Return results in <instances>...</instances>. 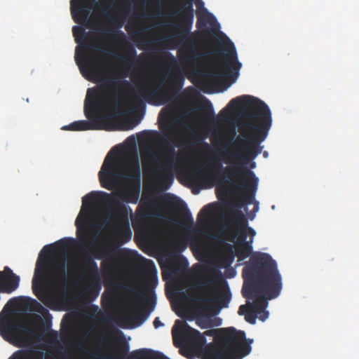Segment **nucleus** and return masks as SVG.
<instances>
[{
    "mask_svg": "<svg viewBox=\"0 0 359 359\" xmlns=\"http://www.w3.org/2000/svg\"><path fill=\"white\" fill-rule=\"evenodd\" d=\"M74 241V238H65L53 245H45L41 252L32 280V290L35 296L46 306L50 307L53 303V298L44 287L45 279L48 275L50 274L63 286H67L66 258L64 255H53L54 246L57 245L61 249L66 250Z\"/></svg>",
    "mask_w": 359,
    "mask_h": 359,
    "instance_id": "39448f33",
    "label": "nucleus"
},
{
    "mask_svg": "<svg viewBox=\"0 0 359 359\" xmlns=\"http://www.w3.org/2000/svg\"><path fill=\"white\" fill-rule=\"evenodd\" d=\"M104 204L107 206L114 205L117 215L116 222L112 224L117 237L113 240L108 247L103 244L93 252L96 259L105 258L113 259L117 252L118 248L131 240L132 231L130 227L128 212L132 213L129 206L122 204L112 196L104 191H91L82 198V207L91 208L95 205Z\"/></svg>",
    "mask_w": 359,
    "mask_h": 359,
    "instance_id": "423d86ee",
    "label": "nucleus"
},
{
    "mask_svg": "<svg viewBox=\"0 0 359 359\" xmlns=\"http://www.w3.org/2000/svg\"><path fill=\"white\" fill-rule=\"evenodd\" d=\"M263 155H264V157H266H266L268 156V152H267V151H264V152L263 153Z\"/></svg>",
    "mask_w": 359,
    "mask_h": 359,
    "instance_id": "8fccbe9b",
    "label": "nucleus"
},
{
    "mask_svg": "<svg viewBox=\"0 0 359 359\" xmlns=\"http://www.w3.org/2000/svg\"><path fill=\"white\" fill-rule=\"evenodd\" d=\"M129 346L127 342L123 341L117 346V353L110 355V359H169L162 353L150 349H139L133 351L129 356Z\"/></svg>",
    "mask_w": 359,
    "mask_h": 359,
    "instance_id": "f3484780",
    "label": "nucleus"
},
{
    "mask_svg": "<svg viewBox=\"0 0 359 359\" xmlns=\"http://www.w3.org/2000/svg\"><path fill=\"white\" fill-rule=\"evenodd\" d=\"M184 340L186 344L194 350L201 351L202 358L203 357V349L207 345L204 334H201L197 330L188 327L184 334Z\"/></svg>",
    "mask_w": 359,
    "mask_h": 359,
    "instance_id": "412c9836",
    "label": "nucleus"
},
{
    "mask_svg": "<svg viewBox=\"0 0 359 359\" xmlns=\"http://www.w3.org/2000/svg\"><path fill=\"white\" fill-rule=\"evenodd\" d=\"M114 147L107 155L98 173L101 186L108 190L115 189L121 180L128 184H140L141 169L140 160L136 151L126 154L123 161V171L120 170V162L110 154L115 149Z\"/></svg>",
    "mask_w": 359,
    "mask_h": 359,
    "instance_id": "1a4fd4ad",
    "label": "nucleus"
},
{
    "mask_svg": "<svg viewBox=\"0 0 359 359\" xmlns=\"http://www.w3.org/2000/svg\"><path fill=\"white\" fill-rule=\"evenodd\" d=\"M200 109L202 112V118L204 122L211 123L215 121V111L210 100L205 98V103Z\"/></svg>",
    "mask_w": 359,
    "mask_h": 359,
    "instance_id": "a878e982",
    "label": "nucleus"
},
{
    "mask_svg": "<svg viewBox=\"0 0 359 359\" xmlns=\"http://www.w3.org/2000/svg\"><path fill=\"white\" fill-rule=\"evenodd\" d=\"M194 280L196 287L201 290V294L196 298L202 304L196 311L198 317L211 310L212 304L225 307L231 300V292L226 280L220 271H210L208 265L196 264L194 266Z\"/></svg>",
    "mask_w": 359,
    "mask_h": 359,
    "instance_id": "0eeeda50",
    "label": "nucleus"
},
{
    "mask_svg": "<svg viewBox=\"0 0 359 359\" xmlns=\"http://www.w3.org/2000/svg\"><path fill=\"white\" fill-rule=\"evenodd\" d=\"M9 359H44V353L34 348L21 349L15 351Z\"/></svg>",
    "mask_w": 359,
    "mask_h": 359,
    "instance_id": "b1692460",
    "label": "nucleus"
},
{
    "mask_svg": "<svg viewBox=\"0 0 359 359\" xmlns=\"http://www.w3.org/2000/svg\"><path fill=\"white\" fill-rule=\"evenodd\" d=\"M152 134H154L155 136L161 137V141L167 142V139L163 137V136H161V135L158 132L154 131V132H152Z\"/></svg>",
    "mask_w": 359,
    "mask_h": 359,
    "instance_id": "79ce46f5",
    "label": "nucleus"
},
{
    "mask_svg": "<svg viewBox=\"0 0 359 359\" xmlns=\"http://www.w3.org/2000/svg\"><path fill=\"white\" fill-rule=\"evenodd\" d=\"M70 9L72 18L79 24L87 23L92 11H97L107 16L111 12L118 11L116 0H108L106 4L97 0H71Z\"/></svg>",
    "mask_w": 359,
    "mask_h": 359,
    "instance_id": "4468645a",
    "label": "nucleus"
},
{
    "mask_svg": "<svg viewBox=\"0 0 359 359\" xmlns=\"http://www.w3.org/2000/svg\"><path fill=\"white\" fill-rule=\"evenodd\" d=\"M136 55L135 48L127 41H125L124 56L121 58V60L125 65V72L127 73L122 74L121 75V78L127 77L128 76V73L133 72L136 64Z\"/></svg>",
    "mask_w": 359,
    "mask_h": 359,
    "instance_id": "4be33fe9",
    "label": "nucleus"
},
{
    "mask_svg": "<svg viewBox=\"0 0 359 359\" xmlns=\"http://www.w3.org/2000/svg\"><path fill=\"white\" fill-rule=\"evenodd\" d=\"M65 359H70V358L69 356H66Z\"/></svg>",
    "mask_w": 359,
    "mask_h": 359,
    "instance_id": "6e6d98bb",
    "label": "nucleus"
},
{
    "mask_svg": "<svg viewBox=\"0 0 359 359\" xmlns=\"http://www.w3.org/2000/svg\"><path fill=\"white\" fill-rule=\"evenodd\" d=\"M249 311L248 304L247 305H241L240 306L238 313L240 316L245 315L246 311Z\"/></svg>",
    "mask_w": 359,
    "mask_h": 359,
    "instance_id": "e433bc0d",
    "label": "nucleus"
},
{
    "mask_svg": "<svg viewBox=\"0 0 359 359\" xmlns=\"http://www.w3.org/2000/svg\"><path fill=\"white\" fill-rule=\"evenodd\" d=\"M173 222L174 224L185 229L188 226H192L194 224V219L189 210L186 208L185 212L183 215L182 221L181 222H177L175 220H174Z\"/></svg>",
    "mask_w": 359,
    "mask_h": 359,
    "instance_id": "7c9ffc66",
    "label": "nucleus"
},
{
    "mask_svg": "<svg viewBox=\"0 0 359 359\" xmlns=\"http://www.w3.org/2000/svg\"><path fill=\"white\" fill-rule=\"evenodd\" d=\"M257 209H258L257 205H255V210H257Z\"/></svg>",
    "mask_w": 359,
    "mask_h": 359,
    "instance_id": "5fc2aeb1",
    "label": "nucleus"
},
{
    "mask_svg": "<svg viewBox=\"0 0 359 359\" xmlns=\"http://www.w3.org/2000/svg\"><path fill=\"white\" fill-rule=\"evenodd\" d=\"M203 334L214 339L205 346L203 359H242L251 352L253 340L233 327L209 330Z\"/></svg>",
    "mask_w": 359,
    "mask_h": 359,
    "instance_id": "6e6552de",
    "label": "nucleus"
},
{
    "mask_svg": "<svg viewBox=\"0 0 359 359\" xmlns=\"http://www.w3.org/2000/svg\"><path fill=\"white\" fill-rule=\"evenodd\" d=\"M147 262L149 264H152L154 270V273L153 274L152 273H150L149 275L147 277L145 285L143 288V292H135L136 296L141 299H144L145 294L151 293L153 294L154 289L155 288L158 283L157 276L156 275V270L154 266V262L151 260H147Z\"/></svg>",
    "mask_w": 359,
    "mask_h": 359,
    "instance_id": "5701e85b",
    "label": "nucleus"
},
{
    "mask_svg": "<svg viewBox=\"0 0 359 359\" xmlns=\"http://www.w3.org/2000/svg\"><path fill=\"white\" fill-rule=\"evenodd\" d=\"M167 56L170 60V65H171V67H177V62L176 58L170 53H167Z\"/></svg>",
    "mask_w": 359,
    "mask_h": 359,
    "instance_id": "4c0bfd02",
    "label": "nucleus"
},
{
    "mask_svg": "<svg viewBox=\"0 0 359 359\" xmlns=\"http://www.w3.org/2000/svg\"><path fill=\"white\" fill-rule=\"evenodd\" d=\"M83 275H87L90 281V289L96 288V296L98 294L100 285V276L97 263L88 255H86L81 264Z\"/></svg>",
    "mask_w": 359,
    "mask_h": 359,
    "instance_id": "a211bd4d",
    "label": "nucleus"
},
{
    "mask_svg": "<svg viewBox=\"0 0 359 359\" xmlns=\"http://www.w3.org/2000/svg\"><path fill=\"white\" fill-rule=\"evenodd\" d=\"M238 108L242 109L243 118L238 127L240 135L237 143L232 151H222L225 162L233 165L225 168L222 182L245 191V201L250 204L255 198L258 178L254 172L240 163L247 165L262 152L263 147L260 144L268 135L272 117L271 110L264 102L248 95L232 99L219 112V116H226L229 110Z\"/></svg>",
    "mask_w": 359,
    "mask_h": 359,
    "instance_id": "f257e3e1",
    "label": "nucleus"
},
{
    "mask_svg": "<svg viewBox=\"0 0 359 359\" xmlns=\"http://www.w3.org/2000/svg\"><path fill=\"white\" fill-rule=\"evenodd\" d=\"M219 323H218L215 324V325L218 326V325H220V321H221V320H220V319H219Z\"/></svg>",
    "mask_w": 359,
    "mask_h": 359,
    "instance_id": "603ef678",
    "label": "nucleus"
},
{
    "mask_svg": "<svg viewBox=\"0 0 359 359\" xmlns=\"http://www.w3.org/2000/svg\"><path fill=\"white\" fill-rule=\"evenodd\" d=\"M163 83L165 88L160 86L149 89L144 86H140L134 93L132 103L136 109L144 108L145 102L153 105H162L175 97L184 83V76L181 72H175L166 74Z\"/></svg>",
    "mask_w": 359,
    "mask_h": 359,
    "instance_id": "9d476101",
    "label": "nucleus"
},
{
    "mask_svg": "<svg viewBox=\"0 0 359 359\" xmlns=\"http://www.w3.org/2000/svg\"><path fill=\"white\" fill-rule=\"evenodd\" d=\"M120 34H121V36L123 37V38H126V35L123 32H120Z\"/></svg>",
    "mask_w": 359,
    "mask_h": 359,
    "instance_id": "3c124183",
    "label": "nucleus"
},
{
    "mask_svg": "<svg viewBox=\"0 0 359 359\" xmlns=\"http://www.w3.org/2000/svg\"><path fill=\"white\" fill-rule=\"evenodd\" d=\"M210 76L212 79H217L219 76V74L218 72H212L210 74Z\"/></svg>",
    "mask_w": 359,
    "mask_h": 359,
    "instance_id": "c03bdc74",
    "label": "nucleus"
},
{
    "mask_svg": "<svg viewBox=\"0 0 359 359\" xmlns=\"http://www.w3.org/2000/svg\"><path fill=\"white\" fill-rule=\"evenodd\" d=\"M75 60H76V64L79 66V67L81 69V71L83 74V67H81V61H80V59L79 57V54H78L77 50H76Z\"/></svg>",
    "mask_w": 359,
    "mask_h": 359,
    "instance_id": "a19ab883",
    "label": "nucleus"
},
{
    "mask_svg": "<svg viewBox=\"0 0 359 359\" xmlns=\"http://www.w3.org/2000/svg\"><path fill=\"white\" fill-rule=\"evenodd\" d=\"M222 165L220 163L212 162L210 163V168L206 175V178L210 181L219 180V172L222 170Z\"/></svg>",
    "mask_w": 359,
    "mask_h": 359,
    "instance_id": "cd10ccee",
    "label": "nucleus"
},
{
    "mask_svg": "<svg viewBox=\"0 0 359 359\" xmlns=\"http://www.w3.org/2000/svg\"><path fill=\"white\" fill-rule=\"evenodd\" d=\"M255 165H256V163L252 161V163L250 164V168H255Z\"/></svg>",
    "mask_w": 359,
    "mask_h": 359,
    "instance_id": "de8ad7c7",
    "label": "nucleus"
},
{
    "mask_svg": "<svg viewBox=\"0 0 359 359\" xmlns=\"http://www.w3.org/2000/svg\"><path fill=\"white\" fill-rule=\"evenodd\" d=\"M105 34L108 36H112L114 35V32H111L110 30H105Z\"/></svg>",
    "mask_w": 359,
    "mask_h": 359,
    "instance_id": "49530a36",
    "label": "nucleus"
},
{
    "mask_svg": "<svg viewBox=\"0 0 359 359\" xmlns=\"http://www.w3.org/2000/svg\"><path fill=\"white\" fill-rule=\"evenodd\" d=\"M76 225L77 226L76 235L79 240V246L81 248L84 249L86 246L84 243L87 242L89 239L88 233L84 229H81L78 225V218L76 220Z\"/></svg>",
    "mask_w": 359,
    "mask_h": 359,
    "instance_id": "c756f323",
    "label": "nucleus"
},
{
    "mask_svg": "<svg viewBox=\"0 0 359 359\" xmlns=\"http://www.w3.org/2000/svg\"><path fill=\"white\" fill-rule=\"evenodd\" d=\"M243 296L253 302L248 307L254 311L266 309L267 299L276 298L283 288L282 276L276 262L267 253L253 254L243 269Z\"/></svg>",
    "mask_w": 359,
    "mask_h": 359,
    "instance_id": "7ed1b4c3",
    "label": "nucleus"
},
{
    "mask_svg": "<svg viewBox=\"0 0 359 359\" xmlns=\"http://www.w3.org/2000/svg\"><path fill=\"white\" fill-rule=\"evenodd\" d=\"M147 217V215L145 212H142L139 215V218L140 219H145Z\"/></svg>",
    "mask_w": 359,
    "mask_h": 359,
    "instance_id": "a18cd8bd",
    "label": "nucleus"
},
{
    "mask_svg": "<svg viewBox=\"0 0 359 359\" xmlns=\"http://www.w3.org/2000/svg\"><path fill=\"white\" fill-rule=\"evenodd\" d=\"M176 14L180 16V22L176 25L177 35L190 43L189 48L178 51L180 60L191 67L198 65L202 57L197 49L195 41L190 34L194 19V10L191 1L184 2L176 11Z\"/></svg>",
    "mask_w": 359,
    "mask_h": 359,
    "instance_id": "f8f14e48",
    "label": "nucleus"
},
{
    "mask_svg": "<svg viewBox=\"0 0 359 359\" xmlns=\"http://www.w3.org/2000/svg\"><path fill=\"white\" fill-rule=\"evenodd\" d=\"M205 147H206L207 148H209V144H208L207 143H205Z\"/></svg>",
    "mask_w": 359,
    "mask_h": 359,
    "instance_id": "864d4df0",
    "label": "nucleus"
},
{
    "mask_svg": "<svg viewBox=\"0 0 359 359\" xmlns=\"http://www.w3.org/2000/svg\"><path fill=\"white\" fill-rule=\"evenodd\" d=\"M153 324L155 328H158L163 325V323H161L159 318L158 317L154 319Z\"/></svg>",
    "mask_w": 359,
    "mask_h": 359,
    "instance_id": "58836bf2",
    "label": "nucleus"
},
{
    "mask_svg": "<svg viewBox=\"0 0 359 359\" xmlns=\"http://www.w3.org/2000/svg\"><path fill=\"white\" fill-rule=\"evenodd\" d=\"M91 318L96 322L105 323L109 321V318L102 311H100L97 315L94 314L91 316Z\"/></svg>",
    "mask_w": 359,
    "mask_h": 359,
    "instance_id": "72a5a7b5",
    "label": "nucleus"
},
{
    "mask_svg": "<svg viewBox=\"0 0 359 359\" xmlns=\"http://www.w3.org/2000/svg\"><path fill=\"white\" fill-rule=\"evenodd\" d=\"M50 318L48 311L36 299L12 298L0 313V334L7 341L15 337L18 331L37 341L43 340L49 332L56 337L57 332L50 331Z\"/></svg>",
    "mask_w": 359,
    "mask_h": 359,
    "instance_id": "f03ea898",
    "label": "nucleus"
},
{
    "mask_svg": "<svg viewBox=\"0 0 359 359\" xmlns=\"http://www.w3.org/2000/svg\"><path fill=\"white\" fill-rule=\"evenodd\" d=\"M200 173V170H197L195 172L189 175L188 180L194 182L196 180V176Z\"/></svg>",
    "mask_w": 359,
    "mask_h": 359,
    "instance_id": "ea45409f",
    "label": "nucleus"
},
{
    "mask_svg": "<svg viewBox=\"0 0 359 359\" xmlns=\"http://www.w3.org/2000/svg\"><path fill=\"white\" fill-rule=\"evenodd\" d=\"M130 87L131 83L127 80L109 78L98 88H88L84 112L90 121H74L62 129L75 131L97 130L102 128L101 123L116 120L122 115L121 90Z\"/></svg>",
    "mask_w": 359,
    "mask_h": 359,
    "instance_id": "20e7f679",
    "label": "nucleus"
},
{
    "mask_svg": "<svg viewBox=\"0 0 359 359\" xmlns=\"http://www.w3.org/2000/svg\"><path fill=\"white\" fill-rule=\"evenodd\" d=\"M19 282V276L13 273L9 267L6 266L4 271H0V292H12L18 288Z\"/></svg>",
    "mask_w": 359,
    "mask_h": 359,
    "instance_id": "aec40b11",
    "label": "nucleus"
},
{
    "mask_svg": "<svg viewBox=\"0 0 359 359\" xmlns=\"http://www.w3.org/2000/svg\"><path fill=\"white\" fill-rule=\"evenodd\" d=\"M146 306L148 308V313L144 314L142 311H137L134 316L129 315L118 318L121 323L120 326L123 328H133L140 325L149 316L155 306V299H146Z\"/></svg>",
    "mask_w": 359,
    "mask_h": 359,
    "instance_id": "6ab92c4d",
    "label": "nucleus"
},
{
    "mask_svg": "<svg viewBox=\"0 0 359 359\" xmlns=\"http://www.w3.org/2000/svg\"><path fill=\"white\" fill-rule=\"evenodd\" d=\"M110 194L122 204H123L122 201L135 204L137 203L139 199L140 189H129L125 192L115 191Z\"/></svg>",
    "mask_w": 359,
    "mask_h": 359,
    "instance_id": "393cba45",
    "label": "nucleus"
},
{
    "mask_svg": "<svg viewBox=\"0 0 359 359\" xmlns=\"http://www.w3.org/2000/svg\"><path fill=\"white\" fill-rule=\"evenodd\" d=\"M210 20L215 21V18L212 14H210V15L206 17H201L198 15L196 27L200 30L203 35H208L210 34V30L206 27L207 23L212 25Z\"/></svg>",
    "mask_w": 359,
    "mask_h": 359,
    "instance_id": "bb28decb",
    "label": "nucleus"
},
{
    "mask_svg": "<svg viewBox=\"0 0 359 359\" xmlns=\"http://www.w3.org/2000/svg\"><path fill=\"white\" fill-rule=\"evenodd\" d=\"M92 309H94V311H96L98 309V306H95V305H93V306H92Z\"/></svg>",
    "mask_w": 359,
    "mask_h": 359,
    "instance_id": "09e8293b",
    "label": "nucleus"
},
{
    "mask_svg": "<svg viewBox=\"0 0 359 359\" xmlns=\"http://www.w3.org/2000/svg\"><path fill=\"white\" fill-rule=\"evenodd\" d=\"M222 52L219 50H212L205 54L208 56H217L215 59V65L217 69H226L231 75H237L241 67V63L238 60L233 43L229 41V44L222 48Z\"/></svg>",
    "mask_w": 359,
    "mask_h": 359,
    "instance_id": "2eb2a0df",
    "label": "nucleus"
},
{
    "mask_svg": "<svg viewBox=\"0 0 359 359\" xmlns=\"http://www.w3.org/2000/svg\"><path fill=\"white\" fill-rule=\"evenodd\" d=\"M140 150L144 166L153 165V172L159 175L163 180H173L176 159V151L173 146L167 144L158 153L154 145L141 144Z\"/></svg>",
    "mask_w": 359,
    "mask_h": 359,
    "instance_id": "ddd939ff",
    "label": "nucleus"
},
{
    "mask_svg": "<svg viewBox=\"0 0 359 359\" xmlns=\"http://www.w3.org/2000/svg\"><path fill=\"white\" fill-rule=\"evenodd\" d=\"M196 323L198 325H199L201 328H205L210 326L208 320L205 318H198L196 320Z\"/></svg>",
    "mask_w": 359,
    "mask_h": 359,
    "instance_id": "f704fd0d",
    "label": "nucleus"
},
{
    "mask_svg": "<svg viewBox=\"0 0 359 359\" xmlns=\"http://www.w3.org/2000/svg\"><path fill=\"white\" fill-rule=\"evenodd\" d=\"M168 39V38H159L154 40L143 41L137 45V47L139 49L143 50L145 49V46H159L161 43Z\"/></svg>",
    "mask_w": 359,
    "mask_h": 359,
    "instance_id": "2f4dec72",
    "label": "nucleus"
},
{
    "mask_svg": "<svg viewBox=\"0 0 359 359\" xmlns=\"http://www.w3.org/2000/svg\"><path fill=\"white\" fill-rule=\"evenodd\" d=\"M213 208L212 204L205 205L199 212L197 219L201 224L205 223L209 216L212 214Z\"/></svg>",
    "mask_w": 359,
    "mask_h": 359,
    "instance_id": "c85d7f7f",
    "label": "nucleus"
},
{
    "mask_svg": "<svg viewBox=\"0 0 359 359\" xmlns=\"http://www.w3.org/2000/svg\"><path fill=\"white\" fill-rule=\"evenodd\" d=\"M259 314L257 318L262 321H264L269 316L268 311L264 310L260 311V312H257V315Z\"/></svg>",
    "mask_w": 359,
    "mask_h": 359,
    "instance_id": "c9c22d12",
    "label": "nucleus"
},
{
    "mask_svg": "<svg viewBox=\"0 0 359 359\" xmlns=\"http://www.w3.org/2000/svg\"><path fill=\"white\" fill-rule=\"evenodd\" d=\"M72 31L76 42L80 44L81 48L83 49L81 57L82 60L84 62L85 68L90 74L95 73L96 68L94 60L91 57L87 56L85 52L87 50L103 52L104 49L87 41L88 34L85 32V29L83 27L74 26Z\"/></svg>",
    "mask_w": 359,
    "mask_h": 359,
    "instance_id": "dca6fc26",
    "label": "nucleus"
},
{
    "mask_svg": "<svg viewBox=\"0 0 359 359\" xmlns=\"http://www.w3.org/2000/svg\"><path fill=\"white\" fill-rule=\"evenodd\" d=\"M196 6L197 7V8H201V7H203L204 6V3L201 1V0H198L196 3Z\"/></svg>",
    "mask_w": 359,
    "mask_h": 359,
    "instance_id": "37998d69",
    "label": "nucleus"
},
{
    "mask_svg": "<svg viewBox=\"0 0 359 359\" xmlns=\"http://www.w3.org/2000/svg\"><path fill=\"white\" fill-rule=\"evenodd\" d=\"M231 218L226 224L228 241L237 244L236 253L239 259L243 260L252 252V243L256 231L248 225V221L239 209L231 211Z\"/></svg>",
    "mask_w": 359,
    "mask_h": 359,
    "instance_id": "9b49d317",
    "label": "nucleus"
},
{
    "mask_svg": "<svg viewBox=\"0 0 359 359\" xmlns=\"http://www.w3.org/2000/svg\"><path fill=\"white\" fill-rule=\"evenodd\" d=\"M257 318V311H254V310H251L249 309L248 311H246L245 315V320L250 323L255 324L256 323V318Z\"/></svg>",
    "mask_w": 359,
    "mask_h": 359,
    "instance_id": "473e14b6",
    "label": "nucleus"
}]
</instances>
